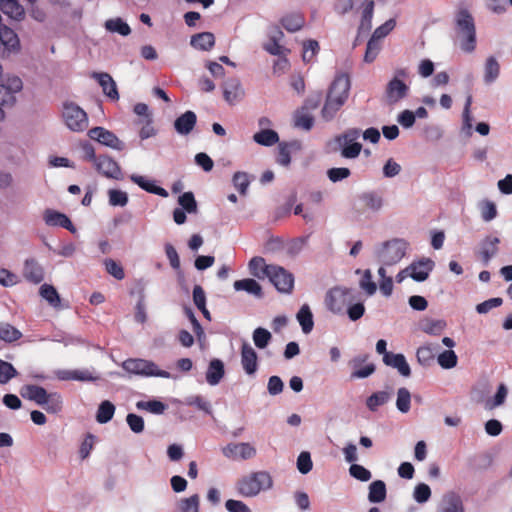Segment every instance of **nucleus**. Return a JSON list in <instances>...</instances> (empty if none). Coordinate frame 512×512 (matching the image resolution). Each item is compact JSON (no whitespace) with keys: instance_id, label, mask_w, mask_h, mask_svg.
Segmentation results:
<instances>
[{"instance_id":"052dcab7","label":"nucleus","mask_w":512,"mask_h":512,"mask_svg":"<svg viewBox=\"0 0 512 512\" xmlns=\"http://www.w3.org/2000/svg\"><path fill=\"white\" fill-rule=\"evenodd\" d=\"M379 51H380V44L378 43L377 40H375L371 37L367 43L366 52L364 55V61L366 63L373 62L376 59Z\"/></svg>"},{"instance_id":"58836bf2","label":"nucleus","mask_w":512,"mask_h":512,"mask_svg":"<svg viewBox=\"0 0 512 512\" xmlns=\"http://www.w3.org/2000/svg\"><path fill=\"white\" fill-rule=\"evenodd\" d=\"M114 412L115 406L112 402L108 400L101 402L96 414L97 422L100 424L109 422L112 419Z\"/></svg>"},{"instance_id":"c9c22d12","label":"nucleus","mask_w":512,"mask_h":512,"mask_svg":"<svg viewBox=\"0 0 512 512\" xmlns=\"http://www.w3.org/2000/svg\"><path fill=\"white\" fill-rule=\"evenodd\" d=\"M500 73V65L497 59L493 56L487 58L485 67H484V81L485 83L494 82Z\"/></svg>"},{"instance_id":"4468645a","label":"nucleus","mask_w":512,"mask_h":512,"mask_svg":"<svg viewBox=\"0 0 512 512\" xmlns=\"http://www.w3.org/2000/svg\"><path fill=\"white\" fill-rule=\"evenodd\" d=\"M500 239L496 236H486L479 245V251L477 257L482 261L484 265H488L490 260L498 253V245Z\"/></svg>"},{"instance_id":"8fccbe9b","label":"nucleus","mask_w":512,"mask_h":512,"mask_svg":"<svg viewBox=\"0 0 512 512\" xmlns=\"http://www.w3.org/2000/svg\"><path fill=\"white\" fill-rule=\"evenodd\" d=\"M314 118L307 112L297 111L294 115V126L304 130H310L313 127Z\"/></svg>"},{"instance_id":"f8f14e48","label":"nucleus","mask_w":512,"mask_h":512,"mask_svg":"<svg viewBox=\"0 0 512 512\" xmlns=\"http://www.w3.org/2000/svg\"><path fill=\"white\" fill-rule=\"evenodd\" d=\"M89 137L105 146L116 150L124 149V143L111 131L103 127H94L88 132Z\"/></svg>"},{"instance_id":"aec40b11","label":"nucleus","mask_w":512,"mask_h":512,"mask_svg":"<svg viewBox=\"0 0 512 512\" xmlns=\"http://www.w3.org/2000/svg\"><path fill=\"white\" fill-rule=\"evenodd\" d=\"M383 362L385 365L397 369L398 372L404 377H409L411 375L410 366L403 354H385V357H383Z\"/></svg>"},{"instance_id":"e2e57ef3","label":"nucleus","mask_w":512,"mask_h":512,"mask_svg":"<svg viewBox=\"0 0 512 512\" xmlns=\"http://www.w3.org/2000/svg\"><path fill=\"white\" fill-rule=\"evenodd\" d=\"M126 421H127L129 428L134 433L138 434L144 430V420L141 416L134 414V413H129L126 417Z\"/></svg>"},{"instance_id":"72a5a7b5","label":"nucleus","mask_w":512,"mask_h":512,"mask_svg":"<svg viewBox=\"0 0 512 512\" xmlns=\"http://www.w3.org/2000/svg\"><path fill=\"white\" fill-rule=\"evenodd\" d=\"M297 320L302 327V331L305 334H308L312 331L314 322H313V314L307 304H304L300 310L298 311Z\"/></svg>"},{"instance_id":"7c9ffc66","label":"nucleus","mask_w":512,"mask_h":512,"mask_svg":"<svg viewBox=\"0 0 512 512\" xmlns=\"http://www.w3.org/2000/svg\"><path fill=\"white\" fill-rule=\"evenodd\" d=\"M233 286L236 291H246L247 293L257 297L262 296V287L254 279L246 278L242 280H236Z\"/></svg>"},{"instance_id":"49530a36","label":"nucleus","mask_w":512,"mask_h":512,"mask_svg":"<svg viewBox=\"0 0 512 512\" xmlns=\"http://www.w3.org/2000/svg\"><path fill=\"white\" fill-rule=\"evenodd\" d=\"M411 394L405 387H401L397 391L396 407L402 413L410 410Z\"/></svg>"},{"instance_id":"f257e3e1","label":"nucleus","mask_w":512,"mask_h":512,"mask_svg":"<svg viewBox=\"0 0 512 512\" xmlns=\"http://www.w3.org/2000/svg\"><path fill=\"white\" fill-rule=\"evenodd\" d=\"M350 90V78L347 74H341L332 82L326 102L322 109V116L331 120L336 112L343 106L348 98Z\"/></svg>"},{"instance_id":"5701e85b","label":"nucleus","mask_w":512,"mask_h":512,"mask_svg":"<svg viewBox=\"0 0 512 512\" xmlns=\"http://www.w3.org/2000/svg\"><path fill=\"white\" fill-rule=\"evenodd\" d=\"M224 374L223 362L219 359H213L210 361L206 372V381L212 386L217 385L224 377Z\"/></svg>"},{"instance_id":"c03bdc74","label":"nucleus","mask_w":512,"mask_h":512,"mask_svg":"<svg viewBox=\"0 0 512 512\" xmlns=\"http://www.w3.org/2000/svg\"><path fill=\"white\" fill-rule=\"evenodd\" d=\"M105 27L108 31L119 33L122 36H127L131 33L129 25L121 18L107 20Z\"/></svg>"},{"instance_id":"cd10ccee","label":"nucleus","mask_w":512,"mask_h":512,"mask_svg":"<svg viewBox=\"0 0 512 512\" xmlns=\"http://www.w3.org/2000/svg\"><path fill=\"white\" fill-rule=\"evenodd\" d=\"M0 10L15 20H20L24 16V9L17 0H0Z\"/></svg>"},{"instance_id":"37998d69","label":"nucleus","mask_w":512,"mask_h":512,"mask_svg":"<svg viewBox=\"0 0 512 512\" xmlns=\"http://www.w3.org/2000/svg\"><path fill=\"white\" fill-rule=\"evenodd\" d=\"M507 394H508L507 387L504 384H500L494 397L492 399H488L485 401V404H484L485 409L493 410L496 407L504 404Z\"/></svg>"},{"instance_id":"20e7f679","label":"nucleus","mask_w":512,"mask_h":512,"mask_svg":"<svg viewBox=\"0 0 512 512\" xmlns=\"http://www.w3.org/2000/svg\"><path fill=\"white\" fill-rule=\"evenodd\" d=\"M407 242L403 239H392L382 244L377 251L378 260L386 266L398 263L405 255Z\"/></svg>"},{"instance_id":"b1692460","label":"nucleus","mask_w":512,"mask_h":512,"mask_svg":"<svg viewBox=\"0 0 512 512\" xmlns=\"http://www.w3.org/2000/svg\"><path fill=\"white\" fill-rule=\"evenodd\" d=\"M130 180L149 193L159 195L161 197H168V192L164 188L155 185L153 181L147 180L143 176L132 174L130 176Z\"/></svg>"},{"instance_id":"c756f323","label":"nucleus","mask_w":512,"mask_h":512,"mask_svg":"<svg viewBox=\"0 0 512 512\" xmlns=\"http://www.w3.org/2000/svg\"><path fill=\"white\" fill-rule=\"evenodd\" d=\"M280 22L288 32H296L304 26L305 19L300 13H290L283 16Z\"/></svg>"},{"instance_id":"f3484780","label":"nucleus","mask_w":512,"mask_h":512,"mask_svg":"<svg viewBox=\"0 0 512 512\" xmlns=\"http://www.w3.org/2000/svg\"><path fill=\"white\" fill-rule=\"evenodd\" d=\"M95 78L99 85L102 88L103 93L112 101H117L119 99V93L117 89L116 82L113 80L110 74L106 72L96 73L94 72L92 75Z\"/></svg>"},{"instance_id":"423d86ee","label":"nucleus","mask_w":512,"mask_h":512,"mask_svg":"<svg viewBox=\"0 0 512 512\" xmlns=\"http://www.w3.org/2000/svg\"><path fill=\"white\" fill-rule=\"evenodd\" d=\"M62 117L66 126L74 132H82L88 127L86 112L73 102H65Z\"/></svg>"},{"instance_id":"f704fd0d","label":"nucleus","mask_w":512,"mask_h":512,"mask_svg":"<svg viewBox=\"0 0 512 512\" xmlns=\"http://www.w3.org/2000/svg\"><path fill=\"white\" fill-rule=\"evenodd\" d=\"M40 406L48 413H58L62 410V398L57 392L47 393L43 404Z\"/></svg>"},{"instance_id":"bf43d9fd","label":"nucleus","mask_w":512,"mask_h":512,"mask_svg":"<svg viewBox=\"0 0 512 512\" xmlns=\"http://www.w3.org/2000/svg\"><path fill=\"white\" fill-rule=\"evenodd\" d=\"M414 499L418 503H425L429 500L431 496V489L428 485L423 482H420L414 489L413 493Z\"/></svg>"},{"instance_id":"a878e982","label":"nucleus","mask_w":512,"mask_h":512,"mask_svg":"<svg viewBox=\"0 0 512 512\" xmlns=\"http://www.w3.org/2000/svg\"><path fill=\"white\" fill-rule=\"evenodd\" d=\"M431 263L430 260L412 263L408 266L409 276L418 282L426 280L429 276V272L432 270Z\"/></svg>"},{"instance_id":"4c0bfd02","label":"nucleus","mask_w":512,"mask_h":512,"mask_svg":"<svg viewBox=\"0 0 512 512\" xmlns=\"http://www.w3.org/2000/svg\"><path fill=\"white\" fill-rule=\"evenodd\" d=\"M249 271L250 273L257 277L263 278L264 276L268 277V267L270 265H266L263 257L255 256L249 261Z\"/></svg>"},{"instance_id":"393cba45","label":"nucleus","mask_w":512,"mask_h":512,"mask_svg":"<svg viewBox=\"0 0 512 512\" xmlns=\"http://www.w3.org/2000/svg\"><path fill=\"white\" fill-rule=\"evenodd\" d=\"M263 482H237V491L244 497H252L257 495L262 489H270L272 482H265L266 485L262 486Z\"/></svg>"},{"instance_id":"2f4dec72","label":"nucleus","mask_w":512,"mask_h":512,"mask_svg":"<svg viewBox=\"0 0 512 512\" xmlns=\"http://www.w3.org/2000/svg\"><path fill=\"white\" fill-rule=\"evenodd\" d=\"M440 346L436 345H424L417 349L416 357L421 365L428 366L434 360Z\"/></svg>"},{"instance_id":"bb28decb","label":"nucleus","mask_w":512,"mask_h":512,"mask_svg":"<svg viewBox=\"0 0 512 512\" xmlns=\"http://www.w3.org/2000/svg\"><path fill=\"white\" fill-rule=\"evenodd\" d=\"M48 392L45 388L38 385H25L21 389L22 397L34 401L36 404L41 405Z\"/></svg>"},{"instance_id":"79ce46f5","label":"nucleus","mask_w":512,"mask_h":512,"mask_svg":"<svg viewBox=\"0 0 512 512\" xmlns=\"http://www.w3.org/2000/svg\"><path fill=\"white\" fill-rule=\"evenodd\" d=\"M22 333L9 323H0V339L11 343L19 340Z\"/></svg>"},{"instance_id":"338daca9","label":"nucleus","mask_w":512,"mask_h":512,"mask_svg":"<svg viewBox=\"0 0 512 512\" xmlns=\"http://www.w3.org/2000/svg\"><path fill=\"white\" fill-rule=\"evenodd\" d=\"M312 460L309 452H301L297 459V468L302 474H306L312 469Z\"/></svg>"},{"instance_id":"6ab92c4d","label":"nucleus","mask_w":512,"mask_h":512,"mask_svg":"<svg viewBox=\"0 0 512 512\" xmlns=\"http://www.w3.org/2000/svg\"><path fill=\"white\" fill-rule=\"evenodd\" d=\"M45 223L49 226H59L67 229L68 231L75 233L76 228L74 227L71 220L63 213L47 210L44 215Z\"/></svg>"},{"instance_id":"3c124183","label":"nucleus","mask_w":512,"mask_h":512,"mask_svg":"<svg viewBox=\"0 0 512 512\" xmlns=\"http://www.w3.org/2000/svg\"><path fill=\"white\" fill-rule=\"evenodd\" d=\"M17 375L18 372L11 363L0 359V384L8 383Z\"/></svg>"},{"instance_id":"0e129e2a","label":"nucleus","mask_w":512,"mask_h":512,"mask_svg":"<svg viewBox=\"0 0 512 512\" xmlns=\"http://www.w3.org/2000/svg\"><path fill=\"white\" fill-rule=\"evenodd\" d=\"M319 50V44L316 40H308L303 45V60L309 62L313 59Z\"/></svg>"},{"instance_id":"412c9836","label":"nucleus","mask_w":512,"mask_h":512,"mask_svg":"<svg viewBox=\"0 0 512 512\" xmlns=\"http://www.w3.org/2000/svg\"><path fill=\"white\" fill-rule=\"evenodd\" d=\"M197 116L193 111H186L174 122L175 130L181 135L189 134L195 127Z\"/></svg>"},{"instance_id":"de8ad7c7","label":"nucleus","mask_w":512,"mask_h":512,"mask_svg":"<svg viewBox=\"0 0 512 512\" xmlns=\"http://www.w3.org/2000/svg\"><path fill=\"white\" fill-rule=\"evenodd\" d=\"M438 364L444 369H451L457 365L458 357L456 353L449 349L441 352L437 356Z\"/></svg>"},{"instance_id":"ddd939ff","label":"nucleus","mask_w":512,"mask_h":512,"mask_svg":"<svg viewBox=\"0 0 512 512\" xmlns=\"http://www.w3.org/2000/svg\"><path fill=\"white\" fill-rule=\"evenodd\" d=\"M222 452L227 458L250 459L256 455V449L249 443H230L223 447Z\"/></svg>"},{"instance_id":"69168bd1","label":"nucleus","mask_w":512,"mask_h":512,"mask_svg":"<svg viewBox=\"0 0 512 512\" xmlns=\"http://www.w3.org/2000/svg\"><path fill=\"white\" fill-rule=\"evenodd\" d=\"M233 184L238 191L244 195L249 186V179L246 173L236 172L233 176Z\"/></svg>"},{"instance_id":"dca6fc26","label":"nucleus","mask_w":512,"mask_h":512,"mask_svg":"<svg viewBox=\"0 0 512 512\" xmlns=\"http://www.w3.org/2000/svg\"><path fill=\"white\" fill-rule=\"evenodd\" d=\"M22 274L25 280L33 284H39L44 280V269L34 258L25 260Z\"/></svg>"},{"instance_id":"473e14b6","label":"nucleus","mask_w":512,"mask_h":512,"mask_svg":"<svg viewBox=\"0 0 512 512\" xmlns=\"http://www.w3.org/2000/svg\"><path fill=\"white\" fill-rule=\"evenodd\" d=\"M215 44V37L210 32H202L192 36L191 45L200 50H210Z\"/></svg>"},{"instance_id":"a211bd4d","label":"nucleus","mask_w":512,"mask_h":512,"mask_svg":"<svg viewBox=\"0 0 512 512\" xmlns=\"http://www.w3.org/2000/svg\"><path fill=\"white\" fill-rule=\"evenodd\" d=\"M244 95L240 81L237 78H230L223 84V96L227 103L234 104Z\"/></svg>"},{"instance_id":"c85d7f7f","label":"nucleus","mask_w":512,"mask_h":512,"mask_svg":"<svg viewBox=\"0 0 512 512\" xmlns=\"http://www.w3.org/2000/svg\"><path fill=\"white\" fill-rule=\"evenodd\" d=\"M359 199L363 203L365 209L371 210L373 212L379 211L383 206L382 196L374 191L361 194Z\"/></svg>"},{"instance_id":"4d7b16f0","label":"nucleus","mask_w":512,"mask_h":512,"mask_svg":"<svg viewBox=\"0 0 512 512\" xmlns=\"http://www.w3.org/2000/svg\"><path fill=\"white\" fill-rule=\"evenodd\" d=\"M109 204L111 206L123 207L128 203V195L126 192L118 189H110L108 191Z\"/></svg>"},{"instance_id":"13d9d810","label":"nucleus","mask_w":512,"mask_h":512,"mask_svg":"<svg viewBox=\"0 0 512 512\" xmlns=\"http://www.w3.org/2000/svg\"><path fill=\"white\" fill-rule=\"evenodd\" d=\"M359 286L368 295H373L377 290L376 283L372 280V273L369 269L363 272V276L359 282Z\"/></svg>"},{"instance_id":"a18cd8bd","label":"nucleus","mask_w":512,"mask_h":512,"mask_svg":"<svg viewBox=\"0 0 512 512\" xmlns=\"http://www.w3.org/2000/svg\"><path fill=\"white\" fill-rule=\"evenodd\" d=\"M40 295L43 297L51 306L57 307L60 304V297L54 286L49 284H43L40 287Z\"/></svg>"},{"instance_id":"864d4df0","label":"nucleus","mask_w":512,"mask_h":512,"mask_svg":"<svg viewBox=\"0 0 512 512\" xmlns=\"http://www.w3.org/2000/svg\"><path fill=\"white\" fill-rule=\"evenodd\" d=\"M104 265L107 273L112 275L115 279L122 280L125 278V272L120 263L108 258L105 259Z\"/></svg>"},{"instance_id":"a19ab883","label":"nucleus","mask_w":512,"mask_h":512,"mask_svg":"<svg viewBox=\"0 0 512 512\" xmlns=\"http://www.w3.org/2000/svg\"><path fill=\"white\" fill-rule=\"evenodd\" d=\"M391 395L386 391H378L370 395L366 400V405L371 411H376L378 407L386 404Z\"/></svg>"},{"instance_id":"09e8293b","label":"nucleus","mask_w":512,"mask_h":512,"mask_svg":"<svg viewBox=\"0 0 512 512\" xmlns=\"http://www.w3.org/2000/svg\"><path fill=\"white\" fill-rule=\"evenodd\" d=\"M272 339L271 333L262 327H258L253 332V341L257 348L264 349Z\"/></svg>"},{"instance_id":"774afa93","label":"nucleus","mask_w":512,"mask_h":512,"mask_svg":"<svg viewBox=\"0 0 512 512\" xmlns=\"http://www.w3.org/2000/svg\"><path fill=\"white\" fill-rule=\"evenodd\" d=\"M180 509L182 512H199V499L197 495L182 500Z\"/></svg>"},{"instance_id":"7ed1b4c3","label":"nucleus","mask_w":512,"mask_h":512,"mask_svg":"<svg viewBox=\"0 0 512 512\" xmlns=\"http://www.w3.org/2000/svg\"><path fill=\"white\" fill-rule=\"evenodd\" d=\"M356 295L353 289L345 287H334L330 289L325 297V304L332 313L339 314L347 308L353 301Z\"/></svg>"},{"instance_id":"9b49d317","label":"nucleus","mask_w":512,"mask_h":512,"mask_svg":"<svg viewBox=\"0 0 512 512\" xmlns=\"http://www.w3.org/2000/svg\"><path fill=\"white\" fill-rule=\"evenodd\" d=\"M95 168L106 178L115 180L123 179L120 165L109 156L99 155L97 159H95Z\"/></svg>"},{"instance_id":"680f3d73","label":"nucleus","mask_w":512,"mask_h":512,"mask_svg":"<svg viewBox=\"0 0 512 512\" xmlns=\"http://www.w3.org/2000/svg\"><path fill=\"white\" fill-rule=\"evenodd\" d=\"M351 175V171L346 167L331 168L327 171V176L332 182H339Z\"/></svg>"},{"instance_id":"6e6d98bb","label":"nucleus","mask_w":512,"mask_h":512,"mask_svg":"<svg viewBox=\"0 0 512 512\" xmlns=\"http://www.w3.org/2000/svg\"><path fill=\"white\" fill-rule=\"evenodd\" d=\"M178 203L188 213H195L197 211V203L192 192H185L179 196Z\"/></svg>"},{"instance_id":"6e6552de","label":"nucleus","mask_w":512,"mask_h":512,"mask_svg":"<svg viewBox=\"0 0 512 512\" xmlns=\"http://www.w3.org/2000/svg\"><path fill=\"white\" fill-rule=\"evenodd\" d=\"M360 136V130L352 128L336 138L342 146L341 156L347 159H354L359 156L362 150V144L356 140Z\"/></svg>"},{"instance_id":"603ef678","label":"nucleus","mask_w":512,"mask_h":512,"mask_svg":"<svg viewBox=\"0 0 512 512\" xmlns=\"http://www.w3.org/2000/svg\"><path fill=\"white\" fill-rule=\"evenodd\" d=\"M136 406L138 409L147 410L153 414H162L166 409V405L158 400L139 401Z\"/></svg>"},{"instance_id":"2eb2a0df","label":"nucleus","mask_w":512,"mask_h":512,"mask_svg":"<svg viewBox=\"0 0 512 512\" xmlns=\"http://www.w3.org/2000/svg\"><path fill=\"white\" fill-rule=\"evenodd\" d=\"M241 365L248 375H254L258 369L257 353L247 342L241 346Z\"/></svg>"},{"instance_id":"f03ea898","label":"nucleus","mask_w":512,"mask_h":512,"mask_svg":"<svg viewBox=\"0 0 512 512\" xmlns=\"http://www.w3.org/2000/svg\"><path fill=\"white\" fill-rule=\"evenodd\" d=\"M458 32L462 35L461 48L465 52H472L476 47V30L472 15L466 10H460L456 15Z\"/></svg>"},{"instance_id":"e433bc0d","label":"nucleus","mask_w":512,"mask_h":512,"mask_svg":"<svg viewBox=\"0 0 512 512\" xmlns=\"http://www.w3.org/2000/svg\"><path fill=\"white\" fill-rule=\"evenodd\" d=\"M253 139L256 143L263 146H272L279 141L276 131L271 129H263L254 134Z\"/></svg>"},{"instance_id":"4be33fe9","label":"nucleus","mask_w":512,"mask_h":512,"mask_svg":"<svg viewBox=\"0 0 512 512\" xmlns=\"http://www.w3.org/2000/svg\"><path fill=\"white\" fill-rule=\"evenodd\" d=\"M437 512H464L460 496L455 493L446 494L443 497Z\"/></svg>"},{"instance_id":"9d476101","label":"nucleus","mask_w":512,"mask_h":512,"mask_svg":"<svg viewBox=\"0 0 512 512\" xmlns=\"http://www.w3.org/2000/svg\"><path fill=\"white\" fill-rule=\"evenodd\" d=\"M268 278L275 288L282 293H290L294 286V277L281 266L270 265Z\"/></svg>"},{"instance_id":"ea45409f","label":"nucleus","mask_w":512,"mask_h":512,"mask_svg":"<svg viewBox=\"0 0 512 512\" xmlns=\"http://www.w3.org/2000/svg\"><path fill=\"white\" fill-rule=\"evenodd\" d=\"M386 498L385 482H371L368 499L372 503H380Z\"/></svg>"},{"instance_id":"5fc2aeb1","label":"nucleus","mask_w":512,"mask_h":512,"mask_svg":"<svg viewBox=\"0 0 512 512\" xmlns=\"http://www.w3.org/2000/svg\"><path fill=\"white\" fill-rule=\"evenodd\" d=\"M378 274L381 278L379 283L380 291L383 295L390 296L393 291L392 277L386 275V270L383 266L378 269Z\"/></svg>"},{"instance_id":"1a4fd4ad","label":"nucleus","mask_w":512,"mask_h":512,"mask_svg":"<svg viewBox=\"0 0 512 512\" xmlns=\"http://www.w3.org/2000/svg\"><path fill=\"white\" fill-rule=\"evenodd\" d=\"M22 80L17 77H8L6 84H0V120L4 118V107H12L16 101L15 94L22 90Z\"/></svg>"},{"instance_id":"0eeeda50","label":"nucleus","mask_w":512,"mask_h":512,"mask_svg":"<svg viewBox=\"0 0 512 512\" xmlns=\"http://www.w3.org/2000/svg\"><path fill=\"white\" fill-rule=\"evenodd\" d=\"M408 78V71L399 68L395 71L394 77L388 82L385 90L389 104H395L405 98L409 92V86L404 82Z\"/></svg>"},{"instance_id":"39448f33","label":"nucleus","mask_w":512,"mask_h":512,"mask_svg":"<svg viewBox=\"0 0 512 512\" xmlns=\"http://www.w3.org/2000/svg\"><path fill=\"white\" fill-rule=\"evenodd\" d=\"M122 367L128 373L135 375L170 378L169 372L160 370L154 362L145 359H127Z\"/></svg>"}]
</instances>
